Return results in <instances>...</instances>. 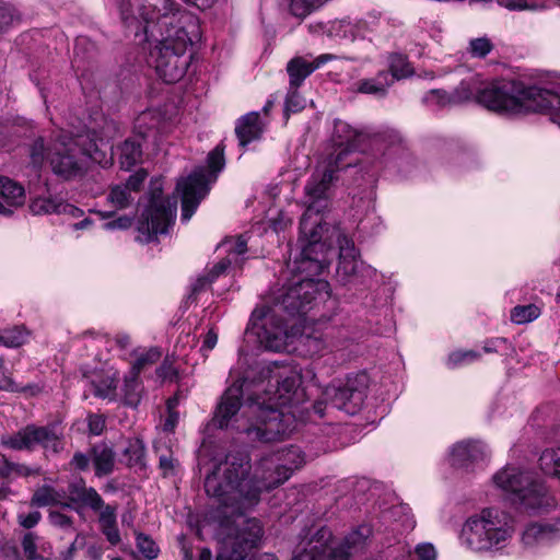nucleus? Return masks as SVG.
<instances>
[{
  "label": "nucleus",
  "mask_w": 560,
  "mask_h": 560,
  "mask_svg": "<svg viewBox=\"0 0 560 560\" xmlns=\"http://www.w3.org/2000/svg\"><path fill=\"white\" fill-rule=\"evenodd\" d=\"M93 464L95 476L98 478L110 475L115 469L116 453L107 442L101 441L90 448L89 454L77 452L73 454L70 465L80 471L89 469Z\"/></svg>",
  "instance_id": "16"
},
{
  "label": "nucleus",
  "mask_w": 560,
  "mask_h": 560,
  "mask_svg": "<svg viewBox=\"0 0 560 560\" xmlns=\"http://www.w3.org/2000/svg\"><path fill=\"white\" fill-rule=\"evenodd\" d=\"M389 79L395 80L406 79L413 74V69L408 61L407 57L401 54H390L388 57Z\"/></svg>",
  "instance_id": "38"
},
{
  "label": "nucleus",
  "mask_w": 560,
  "mask_h": 560,
  "mask_svg": "<svg viewBox=\"0 0 560 560\" xmlns=\"http://www.w3.org/2000/svg\"><path fill=\"white\" fill-rule=\"evenodd\" d=\"M560 538V517L544 523H530L524 528L521 541L524 548L534 549Z\"/></svg>",
  "instance_id": "21"
},
{
  "label": "nucleus",
  "mask_w": 560,
  "mask_h": 560,
  "mask_svg": "<svg viewBox=\"0 0 560 560\" xmlns=\"http://www.w3.org/2000/svg\"><path fill=\"white\" fill-rule=\"evenodd\" d=\"M125 26L151 44L150 62L165 83H175L186 73L192 58L188 47L200 39L199 19L174 9L171 0H117Z\"/></svg>",
  "instance_id": "1"
},
{
  "label": "nucleus",
  "mask_w": 560,
  "mask_h": 560,
  "mask_svg": "<svg viewBox=\"0 0 560 560\" xmlns=\"http://www.w3.org/2000/svg\"><path fill=\"white\" fill-rule=\"evenodd\" d=\"M369 375L364 372L349 375L343 385H329L323 396L330 407L355 415L362 408L369 388Z\"/></svg>",
  "instance_id": "12"
},
{
  "label": "nucleus",
  "mask_w": 560,
  "mask_h": 560,
  "mask_svg": "<svg viewBox=\"0 0 560 560\" xmlns=\"http://www.w3.org/2000/svg\"><path fill=\"white\" fill-rule=\"evenodd\" d=\"M247 335H254L258 343L269 351L280 352L287 349L289 335L284 322L271 314L255 311L250 318Z\"/></svg>",
  "instance_id": "13"
},
{
  "label": "nucleus",
  "mask_w": 560,
  "mask_h": 560,
  "mask_svg": "<svg viewBox=\"0 0 560 560\" xmlns=\"http://www.w3.org/2000/svg\"><path fill=\"white\" fill-rule=\"evenodd\" d=\"M89 384L94 396L109 400L116 398L117 378L115 375L96 373L89 377Z\"/></svg>",
  "instance_id": "32"
},
{
  "label": "nucleus",
  "mask_w": 560,
  "mask_h": 560,
  "mask_svg": "<svg viewBox=\"0 0 560 560\" xmlns=\"http://www.w3.org/2000/svg\"><path fill=\"white\" fill-rule=\"evenodd\" d=\"M68 503L71 505L80 504L81 506L90 508L92 511H97V509L103 506V498L92 487L70 485Z\"/></svg>",
  "instance_id": "28"
},
{
  "label": "nucleus",
  "mask_w": 560,
  "mask_h": 560,
  "mask_svg": "<svg viewBox=\"0 0 560 560\" xmlns=\"http://www.w3.org/2000/svg\"><path fill=\"white\" fill-rule=\"evenodd\" d=\"M225 165L224 150L217 145L208 155L207 172L203 167L196 168L186 178L177 182L176 190L182 196V220L188 221L197 210L200 201L208 195L210 185L217 180L218 173Z\"/></svg>",
  "instance_id": "10"
},
{
  "label": "nucleus",
  "mask_w": 560,
  "mask_h": 560,
  "mask_svg": "<svg viewBox=\"0 0 560 560\" xmlns=\"http://www.w3.org/2000/svg\"><path fill=\"white\" fill-rule=\"evenodd\" d=\"M177 466L178 460L174 457L171 450H166V453L160 454L159 468L162 470L163 477L175 475V469Z\"/></svg>",
  "instance_id": "56"
},
{
  "label": "nucleus",
  "mask_w": 560,
  "mask_h": 560,
  "mask_svg": "<svg viewBox=\"0 0 560 560\" xmlns=\"http://www.w3.org/2000/svg\"><path fill=\"white\" fill-rule=\"evenodd\" d=\"M325 285L326 283L317 282L311 278L302 279L289 287V299H299L312 308L313 303L319 293V287L324 288Z\"/></svg>",
  "instance_id": "30"
},
{
  "label": "nucleus",
  "mask_w": 560,
  "mask_h": 560,
  "mask_svg": "<svg viewBox=\"0 0 560 560\" xmlns=\"http://www.w3.org/2000/svg\"><path fill=\"white\" fill-rule=\"evenodd\" d=\"M160 115L153 112H144L136 119V132L142 140H152L154 143L160 138Z\"/></svg>",
  "instance_id": "31"
},
{
  "label": "nucleus",
  "mask_w": 560,
  "mask_h": 560,
  "mask_svg": "<svg viewBox=\"0 0 560 560\" xmlns=\"http://www.w3.org/2000/svg\"><path fill=\"white\" fill-rule=\"evenodd\" d=\"M357 84V90L360 93L384 97L387 93V88L393 84V79H389L388 72L380 71L376 77L360 80Z\"/></svg>",
  "instance_id": "34"
},
{
  "label": "nucleus",
  "mask_w": 560,
  "mask_h": 560,
  "mask_svg": "<svg viewBox=\"0 0 560 560\" xmlns=\"http://www.w3.org/2000/svg\"><path fill=\"white\" fill-rule=\"evenodd\" d=\"M260 117L257 112H252L238 119L235 133L238 138L240 145L245 147L250 141L256 140L261 135Z\"/></svg>",
  "instance_id": "27"
},
{
  "label": "nucleus",
  "mask_w": 560,
  "mask_h": 560,
  "mask_svg": "<svg viewBox=\"0 0 560 560\" xmlns=\"http://www.w3.org/2000/svg\"><path fill=\"white\" fill-rule=\"evenodd\" d=\"M416 556L418 560H435L436 551L431 544H421L416 548Z\"/></svg>",
  "instance_id": "64"
},
{
  "label": "nucleus",
  "mask_w": 560,
  "mask_h": 560,
  "mask_svg": "<svg viewBox=\"0 0 560 560\" xmlns=\"http://www.w3.org/2000/svg\"><path fill=\"white\" fill-rule=\"evenodd\" d=\"M107 199L115 207L122 209L130 203V191L125 186L116 185L110 189Z\"/></svg>",
  "instance_id": "54"
},
{
  "label": "nucleus",
  "mask_w": 560,
  "mask_h": 560,
  "mask_svg": "<svg viewBox=\"0 0 560 560\" xmlns=\"http://www.w3.org/2000/svg\"><path fill=\"white\" fill-rule=\"evenodd\" d=\"M337 170L330 160L328 166L323 172L314 173L305 185L306 210L300 222V242L302 254L317 262L319 258L313 256L315 247L318 246L316 242L322 240L326 228L335 225L326 220L324 212L329 208L330 189Z\"/></svg>",
  "instance_id": "4"
},
{
  "label": "nucleus",
  "mask_w": 560,
  "mask_h": 560,
  "mask_svg": "<svg viewBox=\"0 0 560 560\" xmlns=\"http://www.w3.org/2000/svg\"><path fill=\"white\" fill-rule=\"evenodd\" d=\"M492 49L493 44L488 37L474 38L468 46V52L474 58H485Z\"/></svg>",
  "instance_id": "50"
},
{
  "label": "nucleus",
  "mask_w": 560,
  "mask_h": 560,
  "mask_svg": "<svg viewBox=\"0 0 560 560\" xmlns=\"http://www.w3.org/2000/svg\"><path fill=\"white\" fill-rule=\"evenodd\" d=\"M245 385H247V377L240 378L223 393L211 420L213 427L219 429L228 428L230 420L238 412L242 406Z\"/></svg>",
  "instance_id": "18"
},
{
  "label": "nucleus",
  "mask_w": 560,
  "mask_h": 560,
  "mask_svg": "<svg viewBox=\"0 0 560 560\" xmlns=\"http://www.w3.org/2000/svg\"><path fill=\"white\" fill-rule=\"evenodd\" d=\"M479 82L480 80L476 75L463 80L453 92V100L455 101L456 105L471 100L476 101V94L478 93Z\"/></svg>",
  "instance_id": "40"
},
{
  "label": "nucleus",
  "mask_w": 560,
  "mask_h": 560,
  "mask_svg": "<svg viewBox=\"0 0 560 560\" xmlns=\"http://www.w3.org/2000/svg\"><path fill=\"white\" fill-rule=\"evenodd\" d=\"M159 182H151V197L138 222L141 243H150L158 234H165L174 223L177 210V198L162 196Z\"/></svg>",
  "instance_id": "11"
},
{
  "label": "nucleus",
  "mask_w": 560,
  "mask_h": 560,
  "mask_svg": "<svg viewBox=\"0 0 560 560\" xmlns=\"http://www.w3.org/2000/svg\"><path fill=\"white\" fill-rule=\"evenodd\" d=\"M423 103L430 106L444 107L448 105H456L453 100V93L448 94L444 90H431L423 96Z\"/></svg>",
  "instance_id": "48"
},
{
  "label": "nucleus",
  "mask_w": 560,
  "mask_h": 560,
  "mask_svg": "<svg viewBox=\"0 0 560 560\" xmlns=\"http://www.w3.org/2000/svg\"><path fill=\"white\" fill-rule=\"evenodd\" d=\"M224 246L228 247L226 252L229 255L235 254L240 256L247 252V238L245 235H238L235 238L226 240Z\"/></svg>",
  "instance_id": "57"
},
{
  "label": "nucleus",
  "mask_w": 560,
  "mask_h": 560,
  "mask_svg": "<svg viewBox=\"0 0 560 560\" xmlns=\"http://www.w3.org/2000/svg\"><path fill=\"white\" fill-rule=\"evenodd\" d=\"M48 520L52 526L61 529H71L73 525L72 517L58 511H50L48 514Z\"/></svg>",
  "instance_id": "58"
},
{
  "label": "nucleus",
  "mask_w": 560,
  "mask_h": 560,
  "mask_svg": "<svg viewBox=\"0 0 560 560\" xmlns=\"http://www.w3.org/2000/svg\"><path fill=\"white\" fill-rule=\"evenodd\" d=\"M19 19L20 16L12 5L0 1V33L7 31Z\"/></svg>",
  "instance_id": "55"
},
{
  "label": "nucleus",
  "mask_w": 560,
  "mask_h": 560,
  "mask_svg": "<svg viewBox=\"0 0 560 560\" xmlns=\"http://www.w3.org/2000/svg\"><path fill=\"white\" fill-rule=\"evenodd\" d=\"M326 1L327 0H291L289 9L294 16L305 18Z\"/></svg>",
  "instance_id": "46"
},
{
  "label": "nucleus",
  "mask_w": 560,
  "mask_h": 560,
  "mask_svg": "<svg viewBox=\"0 0 560 560\" xmlns=\"http://www.w3.org/2000/svg\"><path fill=\"white\" fill-rule=\"evenodd\" d=\"M316 244L318 246L315 247L313 256H317L319 261H314L301 253V261L296 267V270L300 272H318L325 262V252L330 249L334 245H337L339 248L337 273L343 281H350L351 278L358 277L363 272L369 275L373 272L370 267H365L364 264L358 259L359 254L353 241L341 231L339 225L326 228V231L323 232L322 240L317 241Z\"/></svg>",
  "instance_id": "6"
},
{
  "label": "nucleus",
  "mask_w": 560,
  "mask_h": 560,
  "mask_svg": "<svg viewBox=\"0 0 560 560\" xmlns=\"http://www.w3.org/2000/svg\"><path fill=\"white\" fill-rule=\"evenodd\" d=\"M32 213L49 214V213H69L73 217L81 210L70 203H67L61 198L48 197V198H36L30 205Z\"/></svg>",
  "instance_id": "26"
},
{
  "label": "nucleus",
  "mask_w": 560,
  "mask_h": 560,
  "mask_svg": "<svg viewBox=\"0 0 560 560\" xmlns=\"http://www.w3.org/2000/svg\"><path fill=\"white\" fill-rule=\"evenodd\" d=\"M162 355V352L159 348L153 347L150 348L148 351L141 353L136 361L133 362L130 372L133 373V375H140V373L145 370L147 368L153 365L156 363Z\"/></svg>",
  "instance_id": "43"
},
{
  "label": "nucleus",
  "mask_w": 560,
  "mask_h": 560,
  "mask_svg": "<svg viewBox=\"0 0 560 560\" xmlns=\"http://www.w3.org/2000/svg\"><path fill=\"white\" fill-rule=\"evenodd\" d=\"M539 465L545 474L560 481V446L545 450L539 457Z\"/></svg>",
  "instance_id": "39"
},
{
  "label": "nucleus",
  "mask_w": 560,
  "mask_h": 560,
  "mask_svg": "<svg viewBox=\"0 0 560 560\" xmlns=\"http://www.w3.org/2000/svg\"><path fill=\"white\" fill-rule=\"evenodd\" d=\"M483 456L485 446L480 442H459L451 451V464L455 467H468Z\"/></svg>",
  "instance_id": "23"
},
{
  "label": "nucleus",
  "mask_w": 560,
  "mask_h": 560,
  "mask_svg": "<svg viewBox=\"0 0 560 560\" xmlns=\"http://www.w3.org/2000/svg\"><path fill=\"white\" fill-rule=\"evenodd\" d=\"M79 137H72L66 132H58L47 141L44 137L36 138L30 145V159L35 167H40L48 161L52 172L71 179L82 176L86 170V163L81 154Z\"/></svg>",
  "instance_id": "5"
},
{
  "label": "nucleus",
  "mask_w": 560,
  "mask_h": 560,
  "mask_svg": "<svg viewBox=\"0 0 560 560\" xmlns=\"http://www.w3.org/2000/svg\"><path fill=\"white\" fill-rule=\"evenodd\" d=\"M120 462L129 468L143 470L145 463V445L140 438H129L121 450Z\"/></svg>",
  "instance_id": "25"
},
{
  "label": "nucleus",
  "mask_w": 560,
  "mask_h": 560,
  "mask_svg": "<svg viewBox=\"0 0 560 560\" xmlns=\"http://www.w3.org/2000/svg\"><path fill=\"white\" fill-rule=\"evenodd\" d=\"M517 103L520 114L528 112H545L560 109V95L551 90L539 86H529L518 91Z\"/></svg>",
  "instance_id": "19"
},
{
  "label": "nucleus",
  "mask_w": 560,
  "mask_h": 560,
  "mask_svg": "<svg viewBox=\"0 0 560 560\" xmlns=\"http://www.w3.org/2000/svg\"><path fill=\"white\" fill-rule=\"evenodd\" d=\"M372 534L369 525H360L350 532L337 546L329 545L331 532L322 527L303 549L292 560H349V558L364 549L366 541Z\"/></svg>",
  "instance_id": "9"
},
{
  "label": "nucleus",
  "mask_w": 560,
  "mask_h": 560,
  "mask_svg": "<svg viewBox=\"0 0 560 560\" xmlns=\"http://www.w3.org/2000/svg\"><path fill=\"white\" fill-rule=\"evenodd\" d=\"M267 368L261 370L264 377H269V385L277 389L267 397L249 396L246 400V408L253 419L248 424L238 427V430L246 434L252 442L272 443L288 438L296 428L295 417L284 411L283 407L291 402L292 396L300 385L296 375H283Z\"/></svg>",
  "instance_id": "3"
},
{
  "label": "nucleus",
  "mask_w": 560,
  "mask_h": 560,
  "mask_svg": "<svg viewBox=\"0 0 560 560\" xmlns=\"http://www.w3.org/2000/svg\"><path fill=\"white\" fill-rule=\"evenodd\" d=\"M325 285L326 283L317 282L311 278L302 279L289 287V299H299L312 308L313 303L319 293V287L324 288Z\"/></svg>",
  "instance_id": "29"
},
{
  "label": "nucleus",
  "mask_w": 560,
  "mask_h": 560,
  "mask_svg": "<svg viewBox=\"0 0 560 560\" xmlns=\"http://www.w3.org/2000/svg\"><path fill=\"white\" fill-rule=\"evenodd\" d=\"M106 420L103 415L92 413L88 417L89 432L93 435H101L105 429Z\"/></svg>",
  "instance_id": "59"
},
{
  "label": "nucleus",
  "mask_w": 560,
  "mask_h": 560,
  "mask_svg": "<svg viewBox=\"0 0 560 560\" xmlns=\"http://www.w3.org/2000/svg\"><path fill=\"white\" fill-rule=\"evenodd\" d=\"M86 140L88 138L79 137L78 144H81V154L84 159V162L86 159L92 160L94 163L100 164L102 167H107L113 164V153L107 154L106 150L104 149L107 147V143H105L101 139V147L95 150H90L86 148Z\"/></svg>",
  "instance_id": "36"
},
{
  "label": "nucleus",
  "mask_w": 560,
  "mask_h": 560,
  "mask_svg": "<svg viewBox=\"0 0 560 560\" xmlns=\"http://www.w3.org/2000/svg\"><path fill=\"white\" fill-rule=\"evenodd\" d=\"M262 536V528L256 518L246 521V527L219 553L217 560H277L272 555L265 553L258 558H248V552L255 548Z\"/></svg>",
  "instance_id": "15"
},
{
  "label": "nucleus",
  "mask_w": 560,
  "mask_h": 560,
  "mask_svg": "<svg viewBox=\"0 0 560 560\" xmlns=\"http://www.w3.org/2000/svg\"><path fill=\"white\" fill-rule=\"evenodd\" d=\"M540 315V310L535 304L518 305L511 311V319L515 324H526L536 319Z\"/></svg>",
  "instance_id": "44"
},
{
  "label": "nucleus",
  "mask_w": 560,
  "mask_h": 560,
  "mask_svg": "<svg viewBox=\"0 0 560 560\" xmlns=\"http://www.w3.org/2000/svg\"><path fill=\"white\" fill-rule=\"evenodd\" d=\"M513 521L510 514L498 509H483L464 524L462 538L474 551L501 548L512 537Z\"/></svg>",
  "instance_id": "7"
},
{
  "label": "nucleus",
  "mask_w": 560,
  "mask_h": 560,
  "mask_svg": "<svg viewBox=\"0 0 560 560\" xmlns=\"http://www.w3.org/2000/svg\"><path fill=\"white\" fill-rule=\"evenodd\" d=\"M137 548L144 556V558L152 560L159 555V547L147 535L139 533L136 537Z\"/></svg>",
  "instance_id": "49"
},
{
  "label": "nucleus",
  "mask_w": 560,
  "mask_h": 560,
  "mask_svg": "<svg viewBox=\"0 0 560 560\" xmlns=\"http://www.w3.org/2000/svg\"><path fill=\"white\" fill-rule=\"evenodd\" d=\"M276 305L290 316L302 315L311 310L299 299H289V288L277 298Z\"/></svg>",
  "instance_id": "42"
},
{
  "label": "nucleus",
  "mask_w": 560,
  "mask_h": 560,
  "mask_svg": "<svg viewBox=\"0 0 560 560\" xmlns=\"http://www.w3.org/2000/svg\"><path fill=\"white\" fill-rule=\"evenodd\" d=\"M498 488L510 494L511 501L528 512H540L552 505L544 483L529 471L506 466L493 476Z\"/></svg>",
  "instance_id": "8"
},
{
  "label": "nucleus",
  "mask_w": 560,
  "mask_h": 560,
  "mask_svg": "<svg viewBox=\"0 0 560 560\" xmlns=\"http://www.w3.org/2000/svg\"><path fill=\"white\" fill-rule=\"evenodd\" d=\"M335 145L338 148V152L334 161L337 168L349 167L353 162L343 164V158L349 151L355 150L360 147L361 140L365 137L362 131L352 128L349 124L342 120H336L334 128Z\"/></svg>",
  "instance_id": "20"
},
{
  "label": "nucleus",
  "mask_w": 560,
  "mask_h": 560,
  "mask_svg": "<svg viewBox=\"0 0 560 560\" xmlns=\"http://www.w3.org/2000/svg\"><path fill=\"white\" fill-rule=\"evenodd\" d=\"M0 213L10 215L13 212L12 208L20 207L24 203V188L16 182L3 177L0 184Z\"/></svg>",
  "instance_id": "24"
},
{
  "label": "nucleus",
  "mask_w": 560,
  "mask_h": 560,
  "mask_svg": "<svg viewBox=\"0 0 560 560\" xmlns=\"http://www.w3.org/2000/svg\"><path fill=\"white\" fill-rule=\"evenodd\" d=\"M478 358V353L474 351H455L450 354L448 363L452 365H458L463 362L472 361Z\"/></svg>",
  "instance_id": "63"
},
{
  "label": "nucleus",
  "mask_w": 560,
  "mask_h": 560,
  "mask_svg": "<svg viewBox=\"0 0 560 560\" xmlns=\"http://www.w3.org/2000/svg\"><path fill=\"white\" fill-rule=\"evenodd\" d=\"M142 383L139 378V375H133L132 372L125 377L124 384V402L125 405L136 408L140 400L142 394Z\"/></svg>",
  "instance_id": "37"
},
{
  "label": "nucleus",
  "mask_w": 560,
  "mask_h": 560,
  "mask_svg": "<svg viewBox=\"0 0 560 560\" xmlns=\"http://www.w3.org/2000/svg\"><path fill=\"white\" fill-rule=\"evenodd\" d=\"M85 545V537L83 534L79 533L72 544L68 547L66 551L60 553L61 560H73L74 553L79 548H83Z\"/></svg>",
  "instance_id": "62"
},
{
  "label": "nucleus",
  "mask_w": 560,
  "mask_h": 560,
  "mask_svg": "<svg viewBox=\"0 0 560 560\" xmlns=\"http://www.w3.org/2000/svg\"><path fill=\"white\" fill-rule=\"evenodd\" d=\"M249 456L241 451H230L223 458H215L212 470L205 478L208 495L217 498L233 513L243 515L260 501L264 490H270L287 481L293 472L287 465H277L267 476L250 475Z\"/></svg>",
  "instance_id": "2"
},
{
  "label": "nucleus",
  "mask_w": 560,
  "mask_h": 560,
  "mask_svg": "<svg viewBox=\"0 0 560 560\" xmlns=\"http://www.w3.org/2000/svg\"><path fill=\"white\" fill-rule=\"evenodd\" d=\"M61 498L62 495L51 486L44 485L34 491L30 505L36 508L61 505L62 508L71 509V504L62 502Z\"/></svg>",
  "instance_id": "35"
},
{
  "label": "nucleus",
  "mask_w": 560,
  "mask_h": 560,
  "mask_svg": "<svg viewBox=\"0 0 560 560\" xmlns=\"http://www.w3.org/2000/svg\"><path fill=\"white\" fill-rule=\"evenodd\" d=\"M37 540L38 536L34 533H26L22 538V549L27 560H43L37 553Z\"/></svg>",
  "instance_id": "53"
},
{
  "label": "nucleus",
  "mask_w": 560,
  "mask_h": 560,
  "mask_svg": "<svg viewBox=\"0 0 560 560\" xmlns=\"http://www.w3.org/2000/svg\"><path fill=\"white\" fill-rule=\"evenodd\" d=\"M3 446L15 451H33L36 446L59 452L60 440L52 428L30 424L18 432L2 436Z\"/></svg>",
  "instance_id": "14"
},
{
  "label": "nucleus",
  "mask_w": 560,
  "mask_h": 560,
  "mask_svg": "<svg viewBox=\"0 0 560 560\" xmlns=\"http://www.w3.org/2000/svg\"><path fill=\"white\" fill-rule=\"evenodd\" d=\"M28 331L24 327H14L1 334L2 345L9 348H18L26 342Z\"/></svg>",
  "instance_id": "47"
},
{
  "label": "nucleus",
  "mask_w": 560,
  "mask_h": 560,
  "mask_svg": "<svg viewBox=\"0 0 560 560\" xmlns=\"http://www.w3.org/2000/svg\"><path fill=\"white\" fill-rule=\"evenodd\" d=\"M512 92L508 84L490 83L482 86L479 82L476 102L499 114L517 115L521 105L517 103V96L513 95Z\"/></svg>",
  "instance_id": "17"
},
{
  "label": "nucleus",
  "mask_w": 560,
  "mask_h": 560,
  "mask_svg": "<svg viewBox=\"0 0 560 560\" xmlns=\"http://www.w3.org/2000/svg\"><path fill=\"white\" fill-rule=\"evenodd\" d=\"M305 107V98L300 95L298 89H292L289 85L285 104H284V113L289 115L290 113L301 112Z\"/></svg>",
  "instance_id": "52"
},
{
  "label": "nucleus",
  "mask_w": 560,
  "mask_h": 560,
  "mask_svg": "<svg viewBox=\"0 0 560 560\" xmlns=\"http://www.w3.org/2000/svg\"><path fill=\"white\" fill-rule=\"evenodd\" d=\"M336 59L335 55L324 54L316 57L313 61H308L304 57H294L287 65L289 74V85L292 89H299L303 81L311 75L316 69L320 68L327 61Z\"/></svg>",
  "instance_id": "22"
},
{
  "label": "nucleus",
  "mask_w": 560,
  "mask_h": 560,
  "mask_svg": "<svg viewBox=\"0 0 560 560\" xmlns=\"http://www.w3.org/2000/svg\"><path fill=\"white\" fill-rule=\"evenodd\" d=\"M279 459L282 462L280 465H287L292 471L301 468L305 463L304 454L298 446H290L283 450Z\"/></svg>",
  "instance_id": "45"
},
{
  "label": "nucleus",
  "mask_w": 560,
  "mask_h": 560,
  "mask_svg": "<svg viewBox=\"0 0 560 560\" xmlns=\"http://www.w3.org/2000/svg\"><path fill=\"white\" fill-rule=\"evenodd\" d=\"M119 158L118 162L120 168L125 171H130L135 165H137L142 159V144L140 141L130 138L126 139L118 147Z\"/></svg>",
  "instance_id": "33"
},
{
  "label": "nucleus",
  "mask_w": 560,
  "mask_h": 560,
  "mask_svg": "<svg viewBox=\"0 0 560 560\" xmlns=\"http://www.w3.org/2000/svg\"><path fill=\"white\" fill-rule=\"evenodd\" d=\"M39 468H31L24 464L12 463L3 457L0 467V479H9L19 476L27 477L31 475H39Z\"/></svg>",
  "instance_id": "41"
},
{
  "label": "nucleus",
  "mask_w": 560,
  "mask_h": 560,
  "mask_svg": "<svg viewBox=\"0 0 560 560\" xmlns=\"http://www.w3.org/2000/svg\"><path fill=\"white\" fill-rule=\"evenodd\" d=\"M98 512V523L101 530L107 529L117 523V508L110 504H105L103 501V506L97 509Z\"/></svg>",
  "instance_id": "51"
},
{
  "label": "nucleus",
  "mask_w": 560,
  "mask_h": 560,
  "mask_svg": "<svg viewBox=\"0 0 560 560\" xmlns=\"http://www.w3.org/2000/svg\"><path fill=\"white\" fill-rule=\"evenodd\" d=\"M40 518H42V514L39 511H32L28 514L20 513L18 515V523L22 527L30 529V528L35 527L38 524V522L40 521Z\"/></svg>",
  "instance_id": "61"
},
{
  "label": "nucleus",
  "mask_w": 560,
  "mask_h": 560,
  "mask_svg": "<svg viewBox=\"0 0 560 560\" xmlns=\"http://www.w3.org/2000/svg\"><path fill=\"white\" fill-rule=\"evenodd\" d=\"M147 176H148L147 171L141 168V170L137 171L135 174L129 176L125 187L129 191H139L140 188L142 187L143 182L145 180Z\"/></svg>",
  "instance_id": "60"
}]
</instances>
